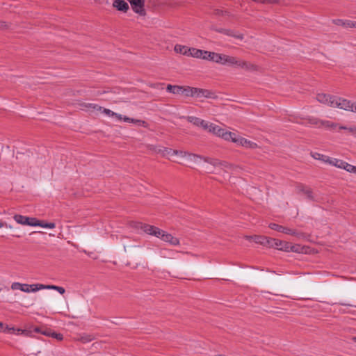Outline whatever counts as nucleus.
<instances>
[{
	"label": "nucleus",
	"mask_w": 356,
	"mask_h": 356,
	"mask_svg": "<svg viewBox=\"0 0 356 356\" xmlns=\"http://www.w3.org/2000/svg\"><path fill=\"white\" fill-rule=\"evenodd\" d=\"M270 247L275 248L279 250H283L285 252H299L300 251V248L299 245H293L289 242L282 241L275 238L270 239Z\"/></svg>",
	"instance_id": "f257e3e1"
},
{
	"label": "nucleus",
	"mask_w": 356,
	"mask_h": 356,
	"mask_svg": "<svg viewBox=\"0 0 356 356\" xmlns=\"http://www.w3.org/2000/svg\"><path fill=\"white\" fill-rule=\"evenodd\" d=\"M332 104L333 108H338L346 111L353 110V102L341 97L335 96L334 101L332 102Z\"/></svg>",
	"instance_id": "f03ea898"
},
{
	"label": "nucleus",
	"mask_w": 356,
	"mask_h": 356,
	"mask_svg": "<svg viewBox=\"0 0 356 356\" xmlns=\"http://www.w3.org/2000/svg\"><path fill=\"white\" fill-rule=\"evenodd\" d=\"M133 10L140 16H145L146 12L145 10V1L144 0H127Z\"/></svg>",
	"instance_id": "7ed1b4c3"
},
{
	"label": "nucleus",
	"mask_w": 356,
	"mask_h": 356,
	"mask_svg": "<svg viewBox=\"0 0 356 356\" xmlns=\"http://www.w3.org/2000/svg\"><path fill=\"white\" fill-rule=\"evenodd\" d=\"M157 238H161L164 242L168 243L174 246L179 245V240L178 238L173 236L171 234H169L162 229L161 230L160 235H159Z\"/></svg>",
	"instance_id": "20e7f679"
},
{
	"label": "nucleus",
	"mask_w": 356,
	"mask_h": 356,
	"mask_svg": "<svg viewBox=\"0 0 356 356\" xmlns=\"http://www.w3.org/2000/svg\"><path fill=\"white\" fill-rule=\"evenodd\" d=\"M234 66L242 68L248 71H255L257 70V66L254 64L245 61L238 58H236Z\"/></svg>",
	"instance_id": "39448f33"
},
{
	"label": "nucleus",
	"mask_w": 356,
	"mask_h": 356,
	"mask_svg": "<svg viewBox=\"0 0 356 356\" xmlns=\"http://www.w3.org/2000/svg\"><path fill=\"white\" fill-rule=\"evenodd\" d=\"M269 227L271 229L277 231L279 232L284 233V234H286L289 235H292V236L298 235V232L296 230L292 229H290V228H288V227H284V226H282V225H277L275 223H270L269 225Z\"/></svg>",
	"instance_id": "423d86ee"
},
{
	"label": "nucleus",
	"mask_w": 356,
	"mask_h": 356,
	"mask_svg": "<svg viewBox=\"0 0 356 356\" xmlns=\"http://www.w3.org/2000/svg\"><path fill=\"white\" fill-rule=\"evenodd\" d=\"M235 143H236L238 145H241L242 147L249 149H256L258 147V145L256 143L249 140L238 135L236 136Z\"/></svg>",
	"instance_id": "0eeeda50"
},
{
	"label": "nucleus",
	"mask_w": 356,
	"mask_h": 356,
	"mask_svg": "<svg viewBox=\"0 0 356 356\" xmlns=\"http://www.w3.org/2000/svg\"><path fill=\"white\" fill-rule=\"evenodd\" d=\"M140 229L143 230L145 233L158 237L161 234V229L157 227L150 225L148 224H142L140 223Z\"/></svg>",
	"instance_id": "6e6552de"
},
{
	"label": "nucleus",
	"mask_w": 356,
	"mask_h": 356,
	"mask_svg": "<svg viewBox=\"0 0 356 356\" xmlns=\"http://www.w3.org/2000/svg\"><path fill=\"white\" fill-rule=\"evenodd\" d=\"M335 96L324 94V93H319L316 95V99L324 104H326L330 107L333 106L332 102L334 101Z\"/></svg>",
	"instance_id": "1a4fd4ad"
},
{
	"label": "nucleus",
	"mask_w": 356,
	"mask_h": 356,
	"mask_svg": "<svg viewBox=\"0 0 356 356\" xmlns=\"http://www.w3.org/2000/svg\"><path fill=\"white\" fill-rule=\"evenodd\" d=\"M189 159L195 162H197L200 160H203L204 161L209 163L214 166L222 164L217 159H213L208 157H202V156L197 154H189Z\"/></svg>",
	"instance_id": "9d476101"
},
{
	"label": "nucleus",
	"mask_w": 356,
	"mask_h": 356,
	"mask_svg": "<svg viewBox=\"0 0 356 356\" xmlns=\"http://www.w3.org/2000/svg\"><path fill=\"white\" fill-rule=\"evenodd\" d=\"M183 118L186 119V120L188 122L192 123L195 126L200 127L204 129H207V124L208 122H207L201 118L195 117V116H187V117H183Z\"/></svg>",
	"instance_id": "9b49d317"
},
{
	"label": "nucleus",
	"mask_w": 356,
	"mask_h": 356,
	"mask_svg": "<svg viewBox=\"0 0 356 356\" xmlns=\"http://www.w3.org/2000/svg\"><path fill=\"white\" fill-rule=\"evenodd\" d=\"M297 191L298 193H302L303 194H305L308 200L311 201H314L313 191L312 188H310L309 187L304 184H300L297 186Z\"/></svg>",
	"instance_id": "f8f14e48"
},
{
	"label": "nucleus",
	"mask_w": 356,
	"mask_h": 356,
	"mask_svg": "<svg viewBox=\"0 0 356 356\" xmlns=\"http://www.w3.org/2000/svg\"><path fill=\"white\" fill-rule=\"evenodd\" d=\"M80 107L83 111H88L91 112L101 111L102 107L96 104L92 103H81Z\"/></svg>",
	"instance_id": "ddd939ff"
},
{
	"label": "nucleus",
	"mask_w": 356,
	"mask_h": 356,
	"mask_svg": "<svg viewBox=\"0 0 356 356\" xmlns=\"http://www.w3.org/2000/svg\"><path fill=\"white\" fill-rule=\"evenodd\" d=\"M113 6L118 10L127 13L129 7L128 3L124 0H114L113 2Z\"/></svg>",
	"instance_id": "4468645a"
},
{
	"label": "nucleus",
	"mask_w": 356,
	"mask_h": 356,
	"mask_svg": "<svg viewBox=\"0 0 356 356\" xmlns=\"http://www.w3.org/2000/svg\"><path fill=\"white\" fill-rule=\"evenodd\" d=\"M3 332L5 333H11L15 334H27L26 330L22 329H15L14 327H10L9 325H5Z\"/></svg>",
	"instance_id": "2eb2a0df"
},
{
	"label": "nucleus",
	"mask_w": 356,
	"mask_h": 356,
	"mask_svg": "<svg viewBox=\"0 0 356 356\" xmlns=\"http://www.w3.org/2000/svg\"><path fill=\"white\" fill-rule=\"evenodd\" d=\"M352 22L353 21L351 20L341 19H336L332 20L334 24L343 26L344 28H352Z\"/></svg>",
	"instance_id": "dca6fc26"
},
{
	"label": "nucleus",
	"mask_w": 356,
	"mask_h": 356,
	"mask_svg": "<svg viewBox=\"0 0 356 356\" xmlns=\"http://www.w3.org/2000/svg\"><path fill=\"white\" fill-rule=\"evenodd\" d=\"M11 289L13 290L19 289L22 291L27 292V293L30 292L29 284H20L19 282H14L11 285Z\"/></svg>",
	"instance_id": "f3484780"
},
{
	"label": "nucleus",
	"mask_w": 356,
	"mask_h": 356,
	"mask_svg": "<svg viewBox=\"0 0 356 356\" xmlns=\"http://www.w3.org/2000/svg\"><path fill=\"white\" fill-rule=\"evenodd\" d=\"M123 121H124L126 122L136 124H138L139 126H141V127H148L147 122L144 121V120L130 118L127 117V116H124Z\"/></svg>",
	"instance_id": "a211bd4d"
},
{
	"label": "nucleus",
	"mask_w": 356,
	"mask_h": 356,
	"mask_svg": "<svg viewBox=\"0 0 356 356\" xmlns=\"http://www.w3.org/2000/svg\"><path fill=\"white\" fill-rule=\"evenodd\" d=\"M44 335L51 337L56 339L58 341H62L63 339V335L60 333H56L52 331L51 329H46L44 331L42 332Z\"/></svg>",
	"instance_id": "6ab92c4d"
},
{
	"label": "nucleus",
	"mask_w": 356,
	"mask_h": 356,
	"mask_svg": "<svg viewBox=\"0 0 356 356\" xmlns=\"http://www.w3.org/2000/svg\"><path fill=\"white\" fill-rule=\"evenodd\" d=\"M339 124L335 122H333L330 120H323L322 122V127L325 128L326 129L334 131L336 129H339Z\"/></svg>",
	"instance_id": "aec40b11"
},
{
	"label": "nucleus",
	"mask_w": 356,
	"mask_h": 356,
	"mask_svg": "<svg viewBox=\"0 0 356 356\" xmlns=\"http://www.w3.org/2000/svg\"><path fill=\"white\" fill-rule=\"evenodd\" d=\"M166 90L170 93L180 95L181 94L182 86L168 84L166 87Z\"/></svg>",
	"instance_id": "412c9836"
},
{
	"label": "nucleus",
	"mask_w": 356,
	"mask_h": 356,
	"mask_svg": "<svg viewBox=\"0 0 356 356\" xmlns=\"http://www.w3.org/2000/svg\"><path fill=\"white\" fill-rule=\"evenodd\" d=\"M188 56H191L194 58H202L203 55L204 50L198 49L196 48H190V49H188Z\"/></svg>",
	"instance_id": "4be33fe9"
},
{
	"label": "nucleus",
	"mask_w": 356,
	"mask_h": 356,
	"mask_svg": "<svg viewBox=\"0 0 356 356\" xmlns=\"http://www.w3.org/2000/svg\"><path fill=\"white\" fill-rule=\"evenodd\" d=\"M198 96L197 97H206V98H214L215 95L214 93L210 90H206V89H201L199 88L198 90Z\"/></svg>",
	"instance_id": "5701e85b"
},
{
	"label": "nucleus",
	"mask_w": 356,
	"mask_h": 356,
	"mask_svg": "<svg viewBox=\"0 0 356 356\" xmlns=\"http://www.w3.org/2000/svg\"><path fill=\"white\" fill-rule=\"evenodd\" d=\"M188 49H190V48L187 47L186 46L181 45V44H176L175 46L174 50L176 53L188 56Z\"/></svg>",
	"instance_id": "b1692460"
},
{
	"label": "nucleus",
	"mask_w": 356,
	"mask_h": 356,
	"mask_svg": "<svg viewBox=\"0 0 356 356\" xmlns=\"http://www.w3.org/2000/svg\"><path fill=\"white\" fill-rule=\"evenodd\" d=\"M13 218L17 223L21 225H27L29 223V217L24 216L16 214L14 216Z\"/></svg>",
	"instance_id": "393cba45"
},
{
	"label": "nucleus",
	"mask_w": 356,
	"mask_h": 356,
	"mask_svg": "<svg viewBox=\"0 0 356 356\" xmlns=\"http://www.w3.org/2000/svg\"><path fill=\"white\" fill-rule=\"evenodd\" d=\"M271 238H267V237H265V236H254V241L257 243H260V244H262V245H268V247H270V241Z\"/></svg>",
	"instance_id": "a878e982"
},
{
	"label": "nucleus",
	"mask_w": 356,
	"mask_h": 356,
	"mask_svg": "<svg viewBox=\"0 0 356 356\" xmlns=\"http://www.w3.org/2000/svg\"><path fill=\"white\" fill-rule=\"evenodd\" d=\"M236 136L237 135L235 133L226 130L222 138L227 141H232L235 143Z\"/></svg>",
	"instance_id": "bb28decb"
},
{
	"label": "nucleus",
	"mask_w": 356,
	"mask_h": 356,
	"mask_svg": "<svg viewBox=\"0 0 356 356\" xmlns=\"http://www.w3.org/2000/svg\"><path fill=\"white\" fill-rule=\"evenodd\" d=\"M327 163H329L330 164H332V165H334L337 168L343 169L346 161H343L342 160L337 159H330L329 158Z\"/></svg>",
	"instance_id": "cd10ccee"
},
{
	"label": "nucleus",
	"mask_w": 356,
	"mask_h": 356,
	"mask_svg": "<svg viewBox=\"0 0 356 356\" xmlns=\"http://www.w3.org/2000/svg\"><path fill=\"white\" fill-rule=\"evenodd\" d=\"M307 120L308 123L310 124L311 125H314L318 128L322 127L323 120H321V119H318L316 118H314V117H309Z\"/></svg>",
	"instance_id": "c85d7f7f"
},
{
	"label": "nucleus",
	"mask_w": 356,
	"mask_h": 356,
	"mask_svg": "<svg viewBox=\"0 0 356 356\" xmlns=\"http://www.w3.org/2000/svg\"><path fill=\"white\" fill-rule=\"evenodd\" d=\"M220 127L213 123L208 122L207 124V129L209 132L212 133L214 135H217L219 131Z\"/></svg>",
	"instance_id": "c756f323"
},
{
	"label": "nucleus",
	"mask_w": 356,
	"mask_h": 356,
	"mask_svg": "<svg viewBox=\"0 0 356 356\" xmlns=\"http://www.w3.org/2000/svg\"><path fill=\"white\" fill-rule=\"evenodd\" d=\"M225 55V54H221L213 52V54H212V56H213L212 61L215 62L216 63L223 65Z\"/></svg>",
	"instance_id": "7c9ffc66"
},
{
	"label": "nucleus",
	"mask_w": 356,
	"mask_h": 356,
	"mask_svg": "<svg viewBox=\"0 0 356 356\" xmlns=\"http://www.w3.org/2000/svg\"><path fill=\"white\" fill-rule=\"evenodd\" d=\"M236 57L225 55L223 65H228L229 66H234Z\"/></svg>",
	"instance_id": "2f4dec72"
},
{
	"label": "nucleus",
	"mask_w": 356,
	"mask_h": 356,
	"mask_svg": "<svg viewBox=\"0 0 356 356\" xmlns=\"http://www.w3.org/2000/svg\"><path fill=\"white\" fill-rule=\"evenodd\" d=\"M30 292H35L40 289H46L47 285L41 284H35L29 285Z\"/></svg>",
	"instance_id": "473e14b6"
},
{
	"label": "nucleus",
	"mask_w": 356,
	"mask_h": 356,
	"mask_svg": "<svg viewBox=\"0 0 356 356\" xmlns=\"http://www.w3.org/2000/svg\"><path fill=\"white\" fill-rule=\"evenodd\" d=\"M223 33L227 35L239 39V40H243V34H241V33L235 34V33H234V32L232 31H230V30H224Z\"/></svg>",
	"instance_id": "72a5a7b5"
},
{
	"label": "nucleus",
	"mask_w": 356,
	"mask_h": 356,
	"mask_svg": "<svg viewBox=\"0 0 356 356\" xmlns=\"http://www.w3.org/2000/svg\"><path fill=\"white\" fill-rule=\"evenodd\" d=\"M155 151L158 153H161L163 156H166L168 154H172L173 149L167 147H163L155 149Z\"/></svg>",
	"instance_id": "f704fd0d"
},
{
	"label": "nucleus",
	"mask_w": 356,
	"mask_h": 356,
	"mask_svg": "<svg viewBox=\"0 0 356 356\" xmlns=\"http://www.w3.org/2000/svg\"><path fill=\"white\" fill-rule=\"evenodd\" d=\"M33 225H35V223ZM36 225H38L39 227H44V228H49L53 229L55 228L56 225L54 222H45L44 221L40 220V223H37Z\"/></svg>",
	"instance_id": "c9c22d12"
},
{
	"label": "nucleus",
	"mask_w": 356,
	"mask_h": 356,
	"mask_svg": "<svg viewBox=\"0 0 356 356\" xmlns=\"http://www.w3.org/2000/svg\"><path fill=\"white\" fill-rule=\"evenodd\" d=\"M161 255L163 257H172L176 253L172 250L162 249L160 252Z\"/></svg>",
	"instance_id": "e433bc0d"
},
{
	"label": "nucleus",
	"mask_w": 356,
	"mask_h": 356,
	"mask_svg": "<svg viewBox=\"0 0 356 356\" xmlns=\"http://www.w3.org/2000/svg\"><path fill=\"white\" fill-rule=\"evenodd\" d=\"M47 289L56 290L60 294H64L65 292V290L63 287L56 286V285H47Z\"/></svg>",
	"instance_id": "4c0bfd02"
},
{
	"label": "nucleus",
	"mask_w": 356,
	"mask_h": 356,
	"mask_svg": "<svg viewBox=\"0 0 356 356\" xmlns=\"http://www.w3.org/2000/svg\"><path fill=\"white\" fill-rule=\"evenodd\" d=\"M339 130H347L352 134H356V126L347 127L339 124Z\"/></svg>",
	"instance_id": "58836bf2"
},
{
	"label": "nucleus",
	"mask_w": 356,
	"mask_h": 356,
	"mask_svg": "<svg viewBox=\"0 0 356 356\" xmlns=\"http://www.w3.org/2000/svg\"><path fill=\"white\" fill-rule=\"evenodd\" d=\"M312 156L316 159L322 160L325 162H327L329 160V157L323 154H321L319 153H314L312 154Z\"/></svg>",
	"instance_id": "ea45409f"
},
{
	"label": "nucleus",
	"mask_w": 356,
	"mask_h": 356,
	"mask_svg": "<svg viewBox=\"0 0 356 356\" xmlns=\"http://www.w3.org/2000/svg\"><path fill=\"white\" fill-rule=\"evenodd\" d=\"M213 54V52L208 51H204V50L202 58L204 59V60H207L212 61V59H213L212 54Z\"/></svg>",
	"instance_id": "a19ab883"
},
{
	"label": "nucleus",
	"mask_w": 356,
	"mask_h": 356,
	"mask_svg": "<svg viewBox=\"0 0 356 356\" xmlns=\"http://www.w3.org/2000/svg\"><path fill=\"white\" fill-rule=\"evenodd\" d=\"M191 88V87L190 86H182L181 95H184L186 97H190Z\"/></svg>",
	"instance_id": "79ce46f5"
},
{
	"label": "nucleus",
	"mask_w": 356,
	"mask_h": 356,
	"mask_svg": "<svg viewBox=\"0 0 356 356\" xmlns=\"http://www.w3.org/2000/svg\"><path fill=\"white\" fill-rule=\"evenodd\" d=\"M100 112H102L103 113L106 114V115L113 117L116 115V113L111 111L110 109L105 108L102 107V109Z\"/></svg>",
	"instance_id": "37998d69"
},
{
	"label": "nucleus",
	"mask_w": 356,
	"mask_h": 356,
	"mask_svg": "<svg viewBox=\"0 0 356 356\" xmlns=\"http://www.w3.org/2000/svg\"><path fill=\"white\" fill-rule=\"evenodd\" d=\"M29 223L27 225H30V226H33V227L38 226V225H33L34 223L35 224L40 223V220H38L35 218H29Z\"/></svg>",
	"instance_id": "c03bdc74"
},
{
	"label": "nucleus",
	"mask_w": 356,
	"mask_h": 356,
	"mask_svg": "<svg viewBox=\"0 0 356 356\" xmlns=\"http://www.w3.org/2000/svg\"><path fill=\"white\" fill-rule=\"evenodd\" d=\"M93 339V337L91 335H85L82 336L80 339L81 341L83 343H88L91 341Z\"/></svg>",
	"instance_id": "a18cd8bd"
},
{
	"label": "nucleus",
	"mask_w": 356,
	"mask_h": 356,
	"mask_svg": "<svg viewBox=\"0 0 356 356\" xmlns=\"http://www.w3.org/2000/svg\"><path fill=\"white\" fill-rule=\"evenodd\" d=\"M343 169L348 172H353L354 171L355 166L346 162Z\"/></svg>",
	"instance_id": "49530a36"
},
{
	"label": "nucleus",
	"mask_w": 356,
	"mask_h": 356,
	"mask_svg": "<svg viewBox=\"0 0 356 356\" xmlns=\"http://www.w3.org/2000/svg\"><path fill=\"white\" fill-rule=\"evenodd\" d=\"M172 154L173 155H180L181 156H189V154H191L188 153L186 152L173 150Z\"/></svg>",
	"instance_id": "de8ad7c7"
},
{
	"label": "nucleus",
	"mask_w": 356,
	"mask_h": 356,
	"mask_svg": "<svg viewBox=\"0 0 356 356\" xmlns=\"http://www.w3.org/2000/svg\"><path fill=\"white\" fill-rule=\"evenodd\" d=\"M198 90H199V88H194V87H191V96L190 97H197V96H198Z\"/></svg>",
	"instance_id": "09e8293b"
},
{
	"label": "nucleus",
	"mask_w": 356,
	"mask_h": 356,
	"mask_svg": "<svg viewBox=\"0 0 356 356\" xmlns=\"http://www.w3.org/2000/svg\"><path fill=\"white\" fill-rule=\"evenodd\" d=\"M254 1L261 3H273L275 2V0H254Z\"/></svg>",
	"instance_id": "8fccbe9b"
},
{
	"label": "nucleus",
	"mask_w": 356,
	"mask_h": 356,
	"mask_svg": "<svg viewBox=\"0 0 356 356\" xmlns=\"http://www.w3.org/2000/svg\"><path fill=\"white\" fill-rule=\"evenodd\" d=\"M225 131H226L225 129H224L220 127V129H219V131L218 132L216 136H219L220 138H222Z\"/></svg>",
	"instance_id": "3c124183"
},
{
	"label": "nucleus",
	"mask_w": 356,
	"mask_h": 356,
	"mask_svg": "<svg viewBox=\"0 0 356 356\" xmlns=\"http://www.w3.org/2000/svg\"><path fill=\"white\" fill-rule=\"evenodd\" d=\"M8 28V25L6 24L5 22H0V29H7Z\"/></svg>",
	"instance_id": "603ef678"
},
{
	"label": "nucleus",
	"mask_w": 356,
	"mask_h": 356,
	"mask_svg": "<svg viewBox=\"0 0 356 356\" xmlns=\"http://www.w3.org/2000/svg\"><path fill=\"white\" fill-rule=\"evenodd\" d=\"M113 117H115V118H118L119 120H123V118H124L122 115L118 114V113H116V115H114Z\"/></svg>",
	"instance_id": "864d4df0"
},
{
	"label": "nucleus",
	"mask_w": 356,
	"mask_h": 356,
	"mask_svg": "<svg viewBox=\"0 0 356 356\" xmlns=\"http://www.w3.org/2000/svg\"><path fill=\"white\" fill-rule=\"evenodd\" d=\"M350 112L356 113V102H353V110Z\"/></svg>",
	"instance_id": "5fc2aeb1"
},
{
	"label": "nucleus",
	"mask_w": 356,
	"mask_h": 356,
	"mask_svg": "<svg viewBox=\"0 0 356 356\" xmlns=\"http://www.w3.org/2000/svg\"><path fill=\"white\" fill-rule=\"evenodd\" d=\"M4 327L5 325L2 322H0V332H3Z\"/></svg>",
	"instance_id": "6e6d98bb"
},
{
	"label": "nucleus",
	"mask_w": 356,
	"mask_h": 356,
	"mask_svg": "<svg viewBox=\"0 0 356 356\" xmlns=\"http://www.w3.org/2000/svg\"><path fill=\"white\" fill-rule=\"evenodd\" d=\"M352 24V28H356V22L353 21Z\"/></svg>",
	"instance_id": "4d7b16f0"
},
{
	"label": "nucleus",
	"mask_w": 356,
	"mask_h": 356,
	"mask_svg": "<svg viewBox=\"0 0 356 356\" xmlns=\"http://www.w3.org/2000/svg\"><path fill=\"white\" fill-rule=\"evenodd\" d=\"M4 226V223L1 221H0V228L3 227Z\"/></svg>",
	"instance_id": "13d9d810"
},
{
	"label": "nucleus",
	"mask_w": 356,
	"mask_h": 356,
	"mask_svg": "<svg viewBox=\"0 0 356 356\" xmlns=\"http://www.w3.org/2000/svg\"><path fill=\"white\" fill-rule=\"evenodd\" d=\"M35 332H40V330L38 327L35 328Z\"/></svg>",
	"instance_id": "bf43d9fd"
},
{
	"label": "nucleus",
	"mask_w": 356,
	"mask_h": 356,
	"mask_svg": "<svg viewBox=\"0 0 356 356\" xmlns=\"http://www.w3.org/2000/svg\"><path fill=\"white\" fill-rule=\"evenodd\" d=\"M353 341H354L355 343H356V337H353Z\"/></svg>",
	"instance_id": "052dcab7"
},
{
	"label": "nucleus",
	"mask_w": 356,
	"mask_h": 356,
	"mask_svg": "<svg viewBox=\"0 0 356 356\" xmlns=\"http://www.w3.org/2000/svg\"><path fill=\"white\" fill-rule=\"evenodd\" d=\"M353 172L356 173V166H355V169H354V171Z\"/></svg>",
	"instance_id": "680f3d73"
},
{
	"label": "nucleus",
	"mask_w": 356,
	"mask_h": 356,
	"mask_svg": "<svg viewBox=\"0 0 356 356\" xmlns=\"http://www.w3.org/2000/svg\"><path fill=\"white\" fill-rule=\"evenodd\" d=\"M344 305H348V304H343ZM348 306H352L350 304H348Z\"/></svg>",
	"instance_id": "e2e57ef3"
}]
</instances>
